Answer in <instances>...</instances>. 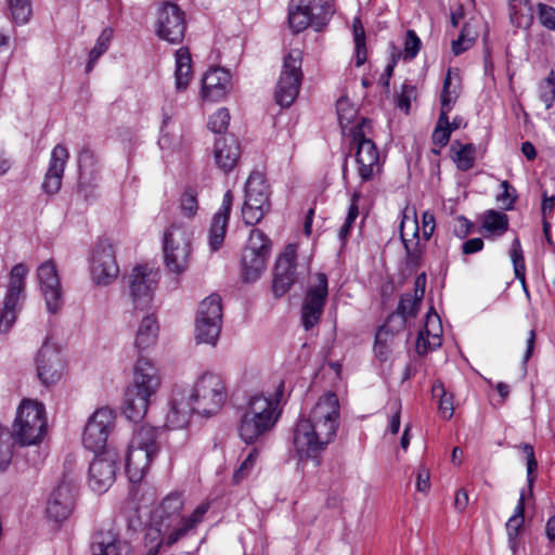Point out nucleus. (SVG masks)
I'll return each instance as SVG.
<instances>
[{"label": "nucleus", "instance_id": "obj_4", "mask_svg": "<svg viewBox=\"0 0 555 555\" xmlns=\"http://www.w3.org/2000/svg\"><path fill=\"white\" fill-rule=\"evenodd\" d=\"M46 429L44 405L35 400L24 399L16 411L11 439L23 447L38 444L43 439Z\"/></svg>", "mask_w": 555, "mask_h": 555}, {"label": "nucleus", "instance_id": "obj_39", "mask_svg": "<svg viewBox=\"0 0 555 555\" xmlns=\"http://www.w3.org/2000/svg\"><path fill=\"white\" fill-rule=\"evenodd\" d=\"M439 320L438 314L436 313H427L426 324L424 331H421L416 340V352L420 356H425L428 351L435 350L441 345V337L438 333L431 334L428 328V325L431 321Z\"/></svg>", "mask_w": 555, "mask_h": 555}, {"label": "nucleus", "instance_id": "obj_35", "mask_svg": "<svg viewBox=\"0 0 555 555\" xmlns=\"http://www.w3.org/2000/svg\"><path fill=\"white\" fill-rule=\"evenodd\" d=\"M98 163L96 155L89 147H85L79 152L78 155V167H79V192H83L85 184L87 181H95L98 170L95 168Z\"/></svg>", "mask_w": 555, "mask_h": 555}, {"label": "nucleus", "instance_id": "obj_15", "mask_svg": "<svg viewBox=\"0 0 555 555\" xmlns=\"http://www.w3.org/2000/svg\"><path fill=\"white\" fill-rule=\"evenodd\" d=\"M77 487L66 476L52 490L48 501L46 513L48 518L61 522L67 519L76 505Z\"/></svg>", "mask_w": 555, "mask_h": 555}, {"label": "nucleus", "instance_id": "obj_60", "mask_svg": "<svg viewBox=\"0 0 555 555\" xmlns=\"http://www.w3.org/2000/svg\"><path fill=\"white\" fill-rule=\"evenodd\" d=\"M537 14L539 22L543 27L555 31V8L540 2L537 4Z\"/></svg>", "mask_w": 555, "mask_h": 555}, {"label": "nucleus", "instance_id": "obj_13", "mask_svg": "<svg viewBox=\"0 0 555 555\" xmlns=\"http://www.w3.org/2000/svg\"><path fill=\"white\" fill-rule=\"evenodd\" d=\"M155 26L162 40L179 44L185 35V12L173 2H164L158 8Z\"/></svg>", "mask_w": 555, "mask_h": 555}, {"label": "nucleus", "instance_id": "obj_30", "mask_svg": "<svg viewBox=\"0 0 555 555\" xmlns=\"http://www.w3.org/2000/svg\"><path fill=\"white\" fill-rule=\"evenodd\" d=\"M192 413H195V411L191 401L184 396L181 398L175 396L167 414L166 425L170 429L183 428L189 423Z\"/></svg>", "mask_w": 555, "mask_h": 555}, {"label": "nucleus", "instance_id": "obj_56", "mask_svg": "<svg viewBox=\"0 0 555 555\" xmlns=\"http://www.w3.org/2000/svg\"><path fill=\"white\" fill-rule=\"evenodd\" d=\"M198 209L197 193L194 189H186L180 198V211L184 217L193 218Z\"/></svg>", "mask_w": 555, "mask_h": 555}, {"label": "nucleus", "instance_id": "obj_63", "mask_svg": "<svg viewBox=\"0 0 555 555\" xmlns=\"http://www.w3.org/2000/svg\"><path fill=\"white\" fill-rule=\"evenodd\" d=\"M520 448L522 449L524 453L526 454L527 479H528L529 486L531 487L535 479L534 472L538 468V462L535 460L534 449L529 443H524L520 446Z\"/></svg>", "mask_w": 555, "mask_h": 555}, {"label": "nucleus", "instance_id": "obj_22", "mask_svg": "<svg viewBox=\"0 0 555 555\" xmlns=\"http://www.w3.org/2000/svg\"><path fill=\"white\" fill-rule=\"evenodd\" d=\"M116 462L108 454L95 456L89 466V485L95 492L106 491L116 477Z\"/></svg>", "mask_w": 555, "mask_h": 555}, {"label": "nucleus", "instance_id": "obj_55", "mask_svg": "<svg viewBox=\"0 0 555 555\" xmlns=\"http://www.w3.org/2000/svg\"><path fill=\"white\" fill-rule=\"evenodd\" d=\"M258 456L259 450L257 448H253L233 474V481L235 483H240L250 475L257 463Z\"/></svg>", "mask_w": 555, "mask_h": 555}, {"label": "nucleus", "instance_id": "obj_37", "mask_svg": "<svg viewBox=\"0 0 555 555\" xmlns=\"http://www.w3.org/2000/svg\"><path fill=\"white\" fill-rule=\"evenodd\" d=\"M308 11L312 27L314 30L320 31L334 13L332 0H308Z\"/></svg>", "mask_w": 555, "mask_h": 555}, {"label": "nucleus", "instance_id": "obj_62", "mask_svg": "<svg viewBox=\"0 0 555 555\" xmlns=\"http://www.w3.org/2000/svg\"><path fill=\"white\" fill-rule=\"evenodd\" d=\"M421 39L416 35V33L412 29L406 31L405 40H404V50H403V57L404 60H413L420 49H421Z\"/></svg>", "mask_w": 555, "mask_h": 555}, {"label": "nucleus", "instance_id": "obj_53", "mask_svg": "<svg viewBox=\"0 0 555 555\" xmlns=\"http://www.w3.org/2000/svg\"><path fill=\"white\" fill-rule=\"evenodd\" d=\"M459 96V92L456 89H451V70L449 69L447 73V76L443 80V87L440 94V102H441V111L440 114L448 115L453 104L455 103L456 99Z\"/></svg>", "mask_w": 555, "mask_h": 555}, {"label": "nucleus", "instance_id": "obj_54", "mask_svg": "<svg viewBox=\"0 0 555 555\" xmlns=\"http://www.w3.org/2000/svg\"><path fill=\"white\" fill-rule=\"evenodd\" d=\"M450 135H451V129H450L449 116L444 115V114H440L437 125H436L433 135H431L433 143L440 147L446 146L448 144V142L450 141Z\"/></svg>", "mask_w": 555, "mask_h": 555}, {"label": "nucleus", "instance_id": "obj_28", "mask_svg": "<svg viewBox=\"0 0 555 555\" xmlns=\"http://www.w3.org/2000/svg\"><path fill=\"white\" fill-rule=\"evenodd\" d=\"M241 155L240 143L233 135L216 140L214 158L220 170L228 173L234 169Z\"/></svg>", "mask_w": 555, "mask_h": 555}, {"label": "nucleus", "instance_id": "obj_19", "mask_svg": "<svg viewBox=\"0 0 555 555\" xmlns=\"http://www.w3.org/2000/svg\"><path fill=\"white\" fill-rule=\"evenodd\" d=\"M183 505L184 502L181 493H169L153 511L150 521L167 532L173 531L183 522Z\"/></svg>", "mask_w": 555, "mask_h": 555}, {"label": "nucleus", "instance_id": "obj_8", "mask_svg": "<svg viewBox=\"0 0 555 555\" xmlns=\"http://www.w3.org/2000/svg\"><path fill=\"white\" fill-rule=\"evenodd\" d=\"M29 268L23 263H16L10 271L7 284V293L0 309V333L7 334L14 325L18 311L21 310V300L24 297L26 287V278Z\"/></svg>", "mask_w": 555, "mask_h": 555}, {"label": "nucleus", "instance_id": "obj_32", "mask_svg": "<svg viewBox=\"0 0 555 555\" xmlns=\"http://www.w3.org/2000/svg\"><path fill=\"white\" fill-rule=\"evenodd\" d=\"M192 77V57L189 48L181 47L176 51V88L184 91Z\"/></svg>", "mask_w": 555, "mask_h": 555}, {"label": "nucleus", "instance_id": "obj_9", "mask_svg": "<svg viewBox=\"0 0 555 555\" xmlns=\"http://www.w3.org/2000/svg\"><path fill=\"white\" fill-rule=\"evenodd\" d=\"M302 52L298 49L289 51L283 59L280 78L278 80L274 98L282 107L291 106L299 94L302 81Z\"/></svg>", "mask_w": 555, "mask_h": 555}, {"label": "nucleus", "instance_id": "obj_41", "mask_svg": "<svg viewBox=\"0 0 555 555\" xmlns=\"http://www.w3.org/2000/svg\"><path fill=\"white\" fill-rule=\"evenodd\" d=\"M524 513H525V498L524 493H521L518 504L515 508L514 515L509 517V519L506 522V531H507V538H508V544L509 547L513 550V552L517 548V538L518 534L524 527Z\"/></svg>", "mask_w": 555, "mask_h": 555}, {"label": "nucleus", "instance_id": "obj_11", "mask_svg": "<svg viewBox=\"0 0 555 555\" xmlns=\"http://www.w3.org/2000/svg\"><path fill=\"white\" fill-rule=\"evenodd\" d=\"M328 296L327 275L318 272L307 287L301 305V323L306 331L314 327L321 320Z\"/></svg>", "mask_w": 555, "mask_h": 555}, {"label": "nucleus", "instance_id": "obj_43", "mask_svg": "<svg viewBox=\"0 0 555 555\" xmlns=\"http://www.w3.org/2000/svg\"><path fill=\"white\" fill-rule=\"evenodd\" d=\"M434 397L439 398L438 411L444 420H451L454 414V395L444 388L441 380H436L431 387Z\"/></svg>", "mask_w": 555, "mask_h": 555}, {"label": "nucleus", "instance_id": "obj_14", "mask_svg": "<svg viewBox=\"0 0 555 555\" xmlns=\"http://www.w3.org/2000/svg\"><path fill=\"white\" fill-rule=\"evenodd\" d=\"M116 415L108 408L98 409L88 420L82 434L85 448L96 453L106 447L107 438L114 427Z\"/></svg>", "mask_w": 555, "mask_h": 555}, {"label": "nucleus", "instance_id": "obj_59", "mask_svg": "<svg viewBox=\"0 0 555 555\" xmlns=\"http://www.w3.org/2000/svg\"><path fill=\"white\" fill-rule=\"evenodd\" d=\"M501 189L503 191L496 196V201L502 204L505 210H512L518 197L517 192L506 180L501 182Z\"/></svg>", "mask_w": 555, "mask_h": 555}, {"label": "nucleus", "instance_id": "obj_49", "mask_svg": "<svg viewBox=\"0 0 555 555\" xmlns=\"http://www.w3.org/2000/svg\"><path fill=\"white\" fill-rule=\"evenodd\" d=\"M270 210V205L254 204L250 201H244L242 207V218L246 225L257 224Z\"/></svg>", "mask_w": 555, "mask_h": 555}, {"label": "nucleus", "instance_id": "obj_27", "mask_svg": "<svg viewBox=\"0 0 555 555\" xmlns=\"http://www.w3.org/2000/svg\"><path fill=\"white\" fill-rule=\"evenodd\" d=\"M230 75L227 70L215 67L209 69L202 79V96L217 102L223 99L229 90Z\"/></svg>", "mask_w": 555, "mask_h": 555}, {"label": "nucleus", "instance_id": "obj_40", "mask_svg": "<svg viewBox=\"0 0 555 555\" xmlns=\"http://www.w3.org/2000/svg\"><path fill=\"white\" fill-rule=\"evenodd\" d=\"M222 327V322H211L204 318L195 320V339L197 343L215 346Z\"/></svg>", "mask_w": 555, "mask_h": 555}, {"label": "nucleus", "instance_id": "obj_21", "mask_svg": "<svg viewBox=\"0 0 555 555\" xmlns=\"http://www.w3.org/2000/svg\"><path fill=\"white\" fill-rule=\"evenodd\" d=\"M68 158L69 152L65 145L57 144L53 147L49 167L42 182V190L44 193L54 195L61 190Z\"/></svg>", "mask_w": 555, "mask_h": 555}, {"label": "nucleus", "instance_id": "obj_36", "mask_svg": "<svg viewBox=\"0 0 555 555\" xmlns=\"http://www.w3.org/2000/svg\"><path fill=\"white\" fill-rule=\"evenodd\" d=\"M404 224H405V222H404V220H402L401 227H400V237L402 240V243L404 245L405 253H406V264L410 268L416 269L421 266L422 255H423V250L420 247V241H418V224H417L416 220L412 221V225H413V234H412L413 238L412 240L405 238L404 233H403Z\"/></svg>", "mask_w": 555, "mask_h": 555}, {"label": "nucleus", "instance_id": "obj_57", "mask_svg": "<svg viewBox=\"0 0 555 555\" xmlns=\"http://www.w3.org/2000/svg\"><path fill=\"white\" fill-rule=\"evenodd\" d=\"M511 257L514 266L515 278L519 282H524V272H526V264L520 241L516 237L512 243Z\"/></svg>", "mask_w": 555, "mask_h": 555}, {"label": "nucleus", "instance_id": "obj_3", "mask_svg": "<svg viewBox=\"0 0 555 555\" xmlns=\"http://www.w3.org/2000/svg\"><path fill=\"white\" fill-rule=\"evenodd\" d=\"M160 428L142 425L137 429L126 454V473L133 483L140 482L159 452Z\"/></svg>", "mask_w": 555, "mask_h": 555}, {"label": "nucleus", "instance_id": "obj_34", "mask_svg": "<svg viewBox=\"0 0 555 555\" xmlns=\"http://www.w3.org/2000/svg\"><path fill=\"white\" fill-rule=\"evenodd\" d=\"M158 323L153 314L144 317L139 325L135 335L134 345L140 350H145L153 346L158 336Z\"/></svg>", "mask_w": 555, "mask_h": 555}, {"label": "nucleus", "instance_id": "obj_42", "mask_svg": "<svg viewBox=\"0 0 555 555\" xmlns=\"http://www.w3.org/2000/svg\"><path fill=\"white\" fill-rule=\"evenodd\" d=\"M508 217L502 211L490 209L483 215L482 228L490 234L503 235L508 230Z\"/></svg>", "mask_w": 555, "mask_h": 555}, {"label": "nucleus", "instance_id": "obj_7", "mask_svg": "<svg viewBox=\"0 0 555 555\" xmlns=\"http://www.w3.org/2000/svg\"><path fill=\"white\" fill-rule=\"evenodd\" d=\"M271 253L270 238L259 229H253L242 251L241 268L244 282H256L267 269Z\"/></svg>", "mask_w": 555, "mask_h": 555}, {"label": "nucleus", "instance_id": "obj_58", "mask_svg": "<svg viewBox=\"0 0 555 555\" xmlns=\"http://www.w3.org/2000/svg\"><path fill=\"white\" fill-rule=\"evenodd\" d=\"M230 113L228 108H219L208 120V128L215 133H222L228 129Z\"/></svg>", "mask_w": 555, "mask_h": 555}, {"label": "nucleus", "instance_id": "obj_1", "mask_svg": "<svg viewBox=\"0 0 555 555\" xmlns=\"http://www.w3.org/2000/svg\"><path fill=\"white\" fill-rule=\"evenodd\" d=\"M339 400L328 391L321 396L309 415L301 416L293 434V444L298 457L315 460L335 439L339 427Z\"/></svg>", "mask_w": 555, "mask_h": 555}, {"label": "nucleus", "instance_id": "obj_31", "mask_svg": "<svg viewBox=\"0 0 555 555\" xmlns=\"http://www.w3.org/2000/svg\"><path fill=\"white\" fill-rule=\"evenodd\" d=\"M245 201L254 204L270 205L268 185L264 176L259 171H253L245 183Z\"/></svg>", "mask_w": 555, "mask_h": 555}, {"label": "nucleus", "instance_id": "obj_47", "mask_svg": "<svg viewBox=\"0 0 555 555\" xmlns=\"http://www.w3.org/2000/svg\"><path fill=\"white\" fill-rule=\"evenodd\" d=\"M396 335L379 327L375 334L374 352L380 361H386L391 352Z\"/></svg>", "mask_w": 555, "mask_h": 555}, {"label": "nucleus", "instance_id": "obj_20", "mask_svg": "<svg viewBox=\"0 0 555 555\" xmlns=\"http://www.w3.org/2000/svg\"><path fill=\"white\" fill-rule=\"evenodd\" d=\"M63 372L64 363L60 351L49 344H43L37 354V376L42 385L49 387L56 384Z\"/></svg>", "mask_w": 555, "mask_h": 555}, {"label": "nucleus", "instance_id": "obj_52", "mask_svg": "<svg viewBox=\"0 0 555 555\" xmlns=\"http://www.w3.org/2000/svg\"><path fill=\"white\" fill-rule=\"evenodd\" d=\"M13 457V442L10 433L0 425V473L4 472Z\"/></svg>", "mask_w": 555, "mask_h": 555}, {"label": "nucleus", "instance_id": "obj_45", "mask_svg": "<svg viewBox=\"0 0 555 555\" xmlns=\"http://www.w3.org/2000/svg\"><path fill=\"white\" fill-rule=\"evenodd\" d=\"M113 29L109 27H106L102 30L100 34L95 46L91 49L89 53V60L86 65V73L89 74L93 67L95 62L107 51L111 40L113 38Z\"/></svg>", "mask_w": 555, "mask_h": 555}, {"label": "nucleus", "instance_id": "obj_18", "mask_svg": "<svg viewBox=\"0 0 555 555\" xmlns=\"http://www.w3.org/2000/svg\"><path fill=\"white\" fill-rule=\"evenodd\" d=\"M119 273L115 250L108 242L98 244L91 261V275L98 285L111 284Z\"/></svg>", "mask_w": 555, "mask_h": 555}, {"label": "nucleus", "instance_id": "obj_33", "mask_svg": "<svg viewBox=\"0 0 555 555\" xmlns=\"http://www.w3.org/2000/svg\"><path fill=\"white\" fill-rule=\"evenodd\" d=\"M288 24L296 34L312 27L308 11V0H291L288 4Z\"/></svg>", "mask_w": 555, "mask_h": 555}, {"label": "nucleus", "instance_id": "obj_24", "mask_svg": "<svg viewBox=\"0 0 555 555\" xmlns=\"http://www.w3.org/2000/svg\"><path fill=\"white\" fill-rule=\"evenodd\" d=\"M162 380L157 367L145 358H139L134 365L133 382L130 388L154 397Z\"/></svg>", "mask_w": 555, "mask_h": 555}, {"label": "nucleus", "instance_id": "obj_10", "mask_svg": "<svg viewBox=\"0 0 555 555\" xmlns=\"http://www.w3.org/2000/svg\"><path fill=\"white\" fill-rule=\"evenodd\" d=\"M191 233L182 224H172L164 234V258L167 269L176 274L189 266Z\"/></svg>", "mask_w": 555, "mask_h": 555}, {"label": "nucleus", "instance_id": "obj_25", "mask_svg": "<svg viewBox=\"0 0 555 555\" xmlns=\"http://www.w3.org/2000/svg\"><path fill=\"white\" fill-rule=\"evenodd\" d=\"M233 201L234 195L231 190H228L223 195L220 208L212 217L208 235L209 247L212 251H217L223 244Z\"/></svg>", "mask_w": 555, "mask_h": 555}, {"label": "nucleus", "instance_id": "obj_2", "mask_svg": "<svg viewBox=\"0 0 555 555\" xmlns=\"http://www.w3.org/2000/svg\"><path fill=\"white\" fill-rule=\"evenodd\" d=\"M283 391L284 384L280 383L275 390V399L267 398L263 395H256L250 398L238 427L240 437L246 443L256 442L273 429L280 417L279 403Z\"/></svg>", "mask_w": 555, "mask_h": 555}, {"label": "nucleus", "instance_id": "obj_44", "mask_svg": "<svg viewBox=\"0 0 555 555\" xmlns=\"http://www.w3.org/2000/svg\"><path fill=\"white\" fill-rule=\"evenodd\" d=\"M196 318H204L211 322H222L221 297L212 294L201 301Z\"/></svg>", "mask_w": 555, "mask_h": 555}, {"label": "nucleus", "instance_id": "obj_16", "mask_svg": "<svg viewBox=\"0 0 555 555\" xmlns=\"http://www.w3.org/2000/svg\"><path fill=\"white\" fill-rule=\"evenodd\" d=\"M37 280L48 311L56 313L63 305V299L60 276L53 260H47L38 267Z\"/></svg>", "mask_w": 555, "mask_h": 555}, {"label": "nucleus", "instance_id": "obj_64", "mask_svg": "<svg viewBox=\"0 0 555 555\" xmlns=\"http://www.w3.org/2000/svg\"><path fill=\"white\" fill-rule=\"evenodd\" d=\"M406 321L404 317L395 311L380 327L397 336L404 330Z\"/></svg>", "mask_w": 555, "mask_h": 555}, {"label": "nucleus", "instance_id": "obj_26", "mask_svg": "<svg viewBox=\"0 0 555 555\" xmlns=\"http://www.w3.org/2000/svg\"><path fill=\"white\" fill-rule=\"evenodd\" d=\"M180 538L176 530L167 532L149 521L144 529L141 555H158L163 547L170 548Z\"/></svg>", "mask_w": 555, "mask_h": 555}, {"label": "nucleus", "instance_id": "obj_23", "mask_svg": "<svg viewBox=\"0 0 555 555\" xmlns=\"http://www.w3.org/2000/svg\"><path fill=\"white\" fill-rule=\"evenodd\" d=\"M92 555H130L131 544L112 530H98L92 535Z\"/></svg>", "mask_w": 555, "mask_h": 555}, {"label": "nucleus", "instance_id": "obj_6", "mask_svg": "<svg viewBox=\"0 0 555 555\" xmlns=\"http://www.w3.org/2000/svg\"><path fill=\"white\" fill-rule=\"evenodd\" d=\"M367 128H370V121L366 118H361V121L350 129L351 144L356 149L358 173L362 182L373 180L382 167L377 147L366 137Z\"/></svg>", "mask_w": 555, "mask_h": 555}, {"label": "nucleus", "instance_id": "obj_5", "mask_svg": "<svg viewBox=\"0 0 555 555\" xmlns=\"http://www.w3.org/2000/svg\"><path fill=\"white\" fill-rule=\"evenodd\" d=\"M195 413L211 416L221 409L225 400V385L222 377L214 373L203 374L189 395Z\"/></svg>", "mask_w": 555, "mask_h": 555}, {"label": "nucleus", "instance_id": "obj_48", "mask_svg": "<svg viewBox=\"0 0 555 555\" xmlns=\"http://www.w3.org/2000/svg\"><path fill=\"white\" fill-rule=\"evenodd\" d=\"M8 8L15 24L24 25L29 22L33 13L30 0H8Z\"/></svg>", "mask_w": 555, "mask_h": 555}, {"label": "nucleus", "instance_id": "obj_17", "mask_svg": "<svg viewBox=\"0 0 555 555\" xmlns=\"http://www.w3.org/2000/svg\"><path fill=\"white\" fill-rule=\"evenodd\" d=\"M297 245L288 244L275 262L272 291L275 297L284 296L295 283Z\"/></svg>", "mask_w": 555, "mask_h": 555}, {"label": "nucleus", "instance_id": "obj_61", "mask_svg": "<svg viewBox=\"0 0 555 555\" xmlns=\"http://www.w3.org/2000/svg\"><path fill=\"white\" fill-rule=\"evenodd\" d=\"M337 116L339 124L343 128H346L356 117V109L348 100L339 99L336 103Z\"/></svg>", "mask_w": 555, "mask_h": 555}, {"label": "nucleus", "instance_id": "obj_50", "mask_svg": "<svg viewBox=\"0 0 555 555\" xmlns=\"http://www.w3.org/2000/svg\"><path fill=\"white\" fill-rule=\"evenodd\" d=\"M209 508L208 503L199 504L189 517H183V522L176 529L180 540L184 538L189 531L194 529L199 522L203 521L205 514Z\"/></svg>", "mask_w": 555, "mask_h": 555}, {"label": "nucleus", "instance_id": "obj_12", "mask_svg": "<svg viewBox=\"0 0 555 555\" xmlns=\"http://www.w3.org/2000/svg\"><path fill=\"white\" fill-rule=\"evenodd\" d=\"M159 272L147 264L135 266L128 276V288L134 309L145 310L153 300Z\"/></svg>", "mask_w": 555, "mask_h": 555}, {"label": "nucleus", "instance_id": "obj_46", "mask_svg": "<svg viewBox=\"0 0 555 555\" xmlns=\"http://www.w3.org/2000/svg\"><path fill=\"white\" fill-rule=\"evenodd\" d=\"M424 297V289L421 288V294H418V289H415L414 296L411 294H403L400 297L397 312L404 317L406 320L410 318H415L421 306V301Z\"/></svg>", "mask_w": 555, "mask_h": 555}, {"label": "nucleus", "instance_id": "obj_38", "mask_svg": "<svg viewBox=\"0 0 555 555\" xmlns=\"http://www.w3.org/2000/svg\"><path fill=\"white\" fill-rule=\"evenodd\" d=\"M452 160L461 171H468L475 166L476 146L473 143L462 144L454 141L451 145Z\"/></svg>", "mask_w": 555, "mask_h": 555}, {"label": "nucleus", "instance_id": "obj_29", "mask_svg": "<svg viewBox=\"0 0 555 555\" xmlns=\"http://www.w3.org/2000/svg\"><path fill=\"white\" fill-rule=\"evenodd\" d=\"M151 399L152 396L128 387L124 400L125 416L132 422L141 421L147 412Z\"/></svg>", "mask_w": 555, "mask_h": 555}, {"label": "nucleus", "instance_id": "obj_51", "mask_svg": "<svg viewBox=\"0 0 555 555\" xmlns=\"http://www.w3.org/2000/svg\"><path fill=\"white\" fill-rule=\"evenodd\" d=\"M477 38V31L469 25L465 24L461 29L457 39L452 41V52L454 55H460L470 49Z\"/></svg>", "mask_w": 555, "mask_h": 555}]
</instances>
